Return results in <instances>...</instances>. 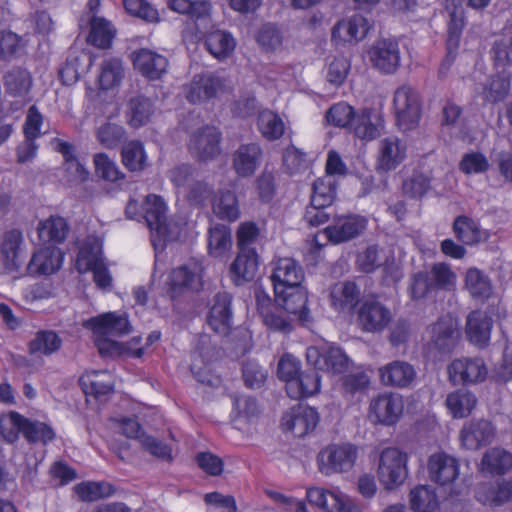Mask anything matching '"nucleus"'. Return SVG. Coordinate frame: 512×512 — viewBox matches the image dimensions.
Returning a JSON list of instances; mask_svg holds the SVG:
<instances>
[{"instance_id": "f257e3e1", "label": "nucleus", "mask_w": 512, "mask_h": 512, "mask_svg": "<svg viewBox=\"0 0 512 512\" xmlns=\"http://www.w3.org/2000/svg\"><path fill=\"white\" fill-rule=\"evenodd\" d=\"M83 326L92 331L95 345L104 357L140 358L144 354V348L139 347L141 337H133L127 343L114 339L131 331L130 323L124 313H103L85 321Z\"/></svg>"}, {"instance_id": "f03ea898", "label": "nucleus", "mask_w": 512, "mask_h": 512, "mask_svg": "<svg viewBox=\"0 0 512 512\" xmlns=\"http://www.w3.org/2000/svg\"><path fill=\"white\" fill-rule=\"evenodd\" d=\"M260 238V229L256 223L246 221L239 225L236 232L238 253L229 267V276L236 286L253 281L259 268V255L256 244Z\"/></svg>"}, {"instance_id": "7ed1b4c3", "label": "nucleus", "mask_w": 512, "mask_h": 512, "mask_svg": "<svg viewBox=\"0 0 512 512\" xmlns=\"http://www.w3.org/2000/svg\"><path fill=\"white\" fill-rule=\"evenodd\" d=\"M326 120L333 126L352 129L360 139L373 140L380 134L378 114L368 108L356 113L346 102L332 105L326 112Z\"/></svg>"}, {"instance_id": "20e7f679", "label": "nucleus", "mask_w": 512, "mask_h": 512, "mask_svg": "<svg viewBox=\"0 0 512 512\" xmlns=\"http://www.w3.org/2000/svg\"><path fill=\"white\" fill-rule=\"evenodd\" d=\"M141 209V217L151 231V241L154 246L177 240L181 228L178 229L176 225L168 221L167 206L160 196L148 195Z\"/></svg>"}, {"instance_id": "39448f33", "label": "nucleus", "mask_w": 512, "mask_h": 512, "mask_svg": "<svg viewBox=\"0 0 512 512\" xmlns=\"http://www.w3.org/2000/svg\"><path fill=\"white\" fill-rule=\"evenodd\" d=\"M409 455L397 448L387 447L379 455L377 476L384 489L392 491L402 486L409 475Z\"/></svg>"}, {"instance_id": "423d86ee", "label": "nucleus", "mask_w": 512, "mask_h": 512, "mask_svg": "<svg viewBox=\"0 0 512 512\" xmlns=\"http://www.w3.org/2000/svg\"><path fill=\"white\" fill-rule=\"evenodd\" d=\"M358 458V448L351 443H332L316 457L318 471L324 476L349 472Z\"/></svg>"}, {"instance_id": "0eeeda50", "label": "nucleus", "mask_w": 512, "mask_h": 512, "mask_svg": "<svg viewBox=\"0 0 512 512\" xmlns=\"http://www.w3.org/2000/svg\"><path fill=\"white\" fill-rule=\"evenodd\" d=\"M307 501L323 512H362L361 505L339 486H312L306 489Z\"/></svg>"}, {"instance_id": "6e6552de", "label": "nucleus", "mask_w": 512, "mask_h": 512, "mask_svg": "<svg viewBox=\"0 0 512 512\" xmlns=\"http://www.w3.org/2000/svg\"><path fill=\"white\" fill-rule=\"evenodd\" d=\"M403 413V397L398 393L383 392L370 400L367 418L373 425L392 427L400 421Z\"/></svg>"}, {"instance_id": "1a4fd4ad", "label": "nucleus", "mask_w": 512, "mask_h": 512, "mask_svg": "<svg viewBox=\"0 0 512 512\" xmlns=\"http://www.w3.org/2000/svg\"><path fill=\"white\" fill-rule=\"evenodd\" d=\"M393 106L398 127L403 131L415 128L421 118V99L418 91L409 84L399 86L394 92Z\"/></svg>"}, {"instance_id": "9d476101", "label": "nucleus", "mask_w": 512, "mask_h": 512, "mask_svg": "<svg viewBox=\"0 0 512 512\" xmlns=\"http://www.w3.org/2000/svg\"><path fill=\"white\" fill-rule=\"evenodd\" d=\"M111 427L127 438L137 439L141 446L151 455L169 460L171 458V448L162 443L155 437L142 432L139 423L131 418H114L111 420Z\"/></svg>"}, {"instance_id": "9b49d317", "label": "nucleus", "mask_w": 512, "mask_h": 512, "mask_svg": "<svg viewBox=\"0 0 512 512\" xmlns=\"http://www.w3.org/2000/svg\"><path fill=\"white\" fill-rule=\"evenodd\" d=\"M306 358L307 362L317 370L326 371L331 374H342L350 366L349 358L343 350L331 344L307 348Z\"/></svg>"}, {"instance_id": "f8f14e48", "label": "nucleus", "mask_w": 512, "mask_h": 512, "mask_svg": "<svg viewBox=\"0 0 512 512\" xmlns=\"http://www.w3.org/2000/svg\"><path fill=\"white\" fill-rule=\"evenodd\" d=\"M447 373L454 385H475L485 381L488 368L480 357H460L448 365Z\"/></svg>"}, {"instance_id": "ddd939ff", "label": "nucleus", "mask_w": 512, "mask_h": 512, "mask_svg": "<svg viewBox=\"0 0 512 512\" xmlns=\"http://www.w3.org/2000/svg\"><path fill=\"white\" fill-rule=\"evenodd\" d=\"M367 225L368 220L365 216L359 214L340 215L334 218L333 224L324 229V233L331 243L341 244L362 235Z\"/></svg>"}, {"instance_id": "4468645a", "label": "nucleus", "mask_w": 512, "mask_h": 512, "mask_svg": "<svg viewBox=\"0 0 512 512\" xmlns=\"http://www.w3.org/2000/svg\"><path fill=\"white\" fill-rule=\"evenodd\" d=\"M426 469L431 482L441 487H448L458 478L460 465L453 455L436 451L428 457Z\"/></svg>"}, {"instance_id": "2eb2a0df", "label": "nucleus", "mask_w": 512, "mask_h": 512, "mask_svg": "<svg viewBox=\"0 0 512 512\" xmlns=\"http://www.w3.org/2000/svg\"><path fill=\"white\" fill-rule=\"evenodd\" d=\"M319 419L316 409L298 404L283 415L281 426L286 432H290L296 437H303L315 430Z\"/></svg>"}, {"instance_id": "dca6fc26", "label": "nucleus", "mask_w": 512, "mask_h": 512, "mask_svg": "<svg viewBox=\"0 0 512 512\" xmlns=\"http://www.w3.org/2000/svg\"><path fill=\"white\" fill-rule=\"evenodd\" d=\"M369 58L380 72L393 74L399 68L401 61L398 41L392 38L377 40L369 50Z\"/></svg>"}, {"instance_id": "f3484780", "label": "nucleus", "mask_w": 512, "mask_h": 512, "mask_svg": "<svg viewBox=\"0 0 512 512\" xmlns=\"http://www.w3.org/2000/svg\"><path fill=\"white\" fill-rule=\"evenodd\" d=\"M220 141L221 133L215 127L205 126L191 135L188 149L196 159L207 161L219 155Z\"/></svg>"}, {"instance_id": "a211bd4d", "label": "nucleus", "mask_w": 512, "mask_h": 512, "mask_svg": "<svg viewBox=\"0 0 512 512\" xmlns=\"http://www.w3.org/2000/svg\"><path fill=\"white\" fill-rule=\"evenodd\" d=\"M263 160V149L259 142L240 144L232 154V168L240 178L255 174Z\"/></svg>"}, {"instance_id": "6ab92c4d", "label": "nucleus", "mask_w": 512, "mask_h": 512, "mask_svg": "<svg viewBox=\"0 0 512 512\" xmlns=\"http://www.w3.org/2000/svg\"><path fill=\"white\" fill-rule=\"evenodd\" d=\"M64 253L54 245H47L35 251L27 265L31 276H48L56 273L62 266Z\"/></svg>"}, {"instance_id": "aec40b11", "label": "nucleus", "mask_w": 512, "mask_h": 512, "mask_svg": "<svg viewBox=\"0 0 512 512\" xmlns=\"http://www.w3.org/2000/svg\"><path fill=\"white\" fill-rule=\"evenodd\" d=\"M465 27V16L462 8L454 7L449 13V22L447 27V39H446V56L442 61L439 73H446L457 56V50L459 48L462 31Z\"/></svg>"}, {"instance_id": "412c9836", "label": "nucleus", "mask_w": 512, "mask_h": 512, "mask_svg": "<svg viewBox=\"0 0 512 512\" xmlns=\"http://www.w3.org/2000/svg\"><path fill=\"white\" fill-rule=\"evenodd\" d=\"M406 144L398 137L384 138L379 143L376 170L387 173L395 170L406 158Z\"/></svg>"}, {"instance_id": "4be33fe9", "label": "nucleus", "mask_w": 512, "mask_h": 512, "mask_svg": "<svg viewBox=\"0 0 512 512\" xmlns=\"http://www.w3.org/2000/svg\"><path fill=\"white\" fill-rule=\"evenodd\" d=\"M134 68L149 80L160 79L167 71L168 59L150 49L142 48L132 53Z\"/></svg>"}, {"instance_id": "5701e85b", "label": "nucleus", "mask_w": 512, "mask_h": 512, "mask_svg": "<svg viewBox=\"0 0 512 512\" xmlns=\"http://www.w3.org/2000/svg\"><path fill=\"white\" fill-rule=\"evenodd\" d=\"M494 427L487 420L466 422L460 431V442L467 450H477L488 445L494 438Z\"/></svg>"}, {"instance_id": "b1692460", "label": "nucleus", "mask_w": 512, "mask_h": 512, "mask_svg": "<svg viewBox=\"0 0 512 512\" xmlns=\"http://www.w3.org/2000/svg\"><path fill=\"white\" fill-rule=\"evenodd\" d=\"M222 88L223 80L216 74H196L189 85L186 98L190 103H201L215 97Z\"/></svg>"}, {"instance_id": "393cba45", "label": "nucleus", "mask_w": 512, "mask_h": 512, "mask_svg": "<svg viewBox=\"0 0 512 512\" xmlns=\"http://www.w3.org/2000/svg\"><path fill=\"white\" fill-rule=\"evenodd\" d=\"M358 318L365 331L377 332L383 330L388 325L392 315L381 303L369 300L361 306Z\"/></svg>"}, {"instance_id": "a878e982", "label": "nucleus", "mask_w": 512, "mask_h": 512, "mask_svg": "<svg viewBox=\"0 0 512 512\" xmlns=\"http://www.w3.org/2000/svg\"><path fill=\"white\" fill-rule=\"evenodd\" d=\"M274 288H300L304 279V271L300 264L291 258L278 260L270 276Z\"/></svg>"}, {"instance_id": "bb28decb", "label": "nucleus", "mask_w": 512, "mask_h": 512, "mask_svg": "<svg viewBox=\"0 0 512 512\" xmlns=\"http://www.w3.org/2000/svg\"><path fill=\"white\" fill-rule=\"evenodd\" d=\"M492 319L485 311H473L467 317L466 336L475 346L483 348L491 338Z\"/></svg>"}, {"instance_id": "cd10ccee", "label": "nucleus", "mask_w": 512, "mask_h": 512, "mask_svg": "<svg viewBox=\"0 0 512 512\" xmlns=\"http://www.w3.org/2000/svg\"><path fill=\"white\" fill-rule=\"evenodd\" d=\"M380 379L384 385L405 388L416 377L415 368L406 361H393L379 369Z\"/></svg>"}, {"instance_id": "c85d7f7f", "label": "nucleus", "mask_w": 512, "mask_h": 512, "mask_svg": "<svg viewBox=\"0 0 512 512\" xmlns=\"http://www.w3.org/2000/svg\"><path fill=\"white\" fill-rule=\"evenodd\" d=\"M80 385L87 396L101 399L114 388V377L107 370L87 371L80 377Z\"/></svg>"}, {"instance_id": "c756f323", "label": "nucleus", "mask_w": 512, "mask_h": 512, "mask_svg": "<svg viewBox=\"0 0 512 512\" xmlns=\"http://www.w3.org/2000/svg\"><path fill=\"white\" fill-rule=\"evenodd\" d=\"M203 271V266L198 262L173 269L169 275V288H203Z\"/></svg>"}, {"instance_id": "7c9ffc66", "label": "nucleus", "mask_w": 512, "mask_h": 512, "mask_svg": "<svg viewBox=\"0 0 512 512\" xmlns=\"http://www.w3.org/2000/svg\"><path fill=\"white\" fill-rule=\"evenodd\" d=\"M476 498L485 506H501L512 499V481L482 483L477 487Z\"/></svg>"}, {"instance_id": "2f4dec72", "label": "nucleus", "mask_w": 512, "mask_h": 512, "mask_svg": "<svg viewBox=\"0 0 512 512\" xmlns=\"http://www.w3.org/2000/svg\"><path fill=\"white\" fill-rule=\"evenodd\" d=\"M370 29L365 17L355 14L347 20L339 21L332 29V38L345 42L359 41L366 37Z\"/></svg>"}, {"instance_id": "473e14b6", "label": "nucleus", "mask_w": 512, "mask_h": 512, "mask_svg": "<svg viewBox=\"0 0 512 512\" xmlns=\"http://www.w3.org/2000/svg\"><path fill=\"white\" fill-rule=\"evenodd\" d=\"M230 295L223 291L219 292L214 299L210 309L208 323L211 328L220 334H227L231 324Z\"/></svg>"}, {"instance_id": "72a5a7b5", "label": "nucleus", "mask_w": 512, "mask_h": 512, "mask_svg": "<svg viewBox=\"0 0 512 512\" xmlns=\"http://www.w3.org/2000/svg\"><path fill=\"white\" fill-rule=\"evenodd\" d=\"M456 279L450 265L444 262L435 263L430 271H421L415 275V283L425 284V288L454 286Z\"/></svg>"}, {"instance_id": "f704fd0d", "label": "nucleus", "mask_w": 512, "mask_h": 512, "mask_svg": "<svg viewBox=\"0 0 512 512\" xmlns=\"http://www.w3.org/2000/svg\"><path fill=\"white\" fill-rule=\"evenodd\" d=\"M320 390L321 378L314 370L300 372L286 387L287 394L293 399L309 398Z\"/></svg>"}, {"instance_id": "c9c22d12", "label": "nucleus", "mask_w": 512, "mask_h": 512, "mask_svg": "<svg viewBox=\"0 0 512 512\" xmlns=\"http://www.w3.org/2000/svg\"><path fill=\"white\" fill-rule=\"evenodd\" d=\"M275 305L281 306L290 314L298 315L301 321L308 320L305 290H273Z\"/></svg>"}, {"instance_id": "e433bc0d", "label": "nucleus", "mask_w": 512, "mask_h": 512, "mask_svg": "<svg viewBox=\"0 0 512 512\" xmlns=\"http://www.w3.org/2000/svg\"><path fill=\"white\" fill-rule=\"evenodd\" d=\"M62 346L59 335L52 330H40L28 342L27 350L32 356H51Z\"/></svg>"}, {"instance_id": "4c0bfd02", "label": "nucleus", "mask_w": 512, "mask_h": 512, "mask_svg": "<svg viewBox=\"0 0 512 512\" xmlns=\"http://www.w3.org/2000/svg\"><path fill=\"white\" fill-rule=\"evenodd\" d=\"M447 410L453 418L468 417L477 404L476 396L465 389H458L449 393L445 401Z\"/></svg>"}, {"instance_id": "58836bf2", "label": "nucleus", "mask_w": 512, "mask_h": 512, "mask_svg": "<svg viewBox=\"0 0 512 512\" xmlns=\"http://www.w3.org/2000/svg\"><path fill=\"white\" fill-rule=\"evenodd\" d=\"M256 125L261 136L270 142L279 140L286 130L285 123L279 114L270 109L259 111Z\"/></svg>"}, {"instance_id": "ea45409f", "label": "nucleus", "mask_w": 512, "mask_h": 512, "mask_svg": "<svg viewBox=\"0 0 512 512\" xmlns=\"http://www.w3.org/2000/svg\"><path fill=\"white\" fill-rule=\"evenodd\" d=\"M22 242V233L17 229L9 230L4 234L0 252L6 269L17 270L20 267V252Z\"/></svg>"}, {"instance_id": "a19ab883", "label": "nucleus", "mask_w": 512, "mask_h": 512, "mask_svg": "<svg viewBox=\"0 0 512 512\" xmlns=\"http://www.w3.org/2000/svg\"><path fill=\"white\" fill-rule=\"evenodd\" d=\"M213 213L221 220L234 222L240 217L239 201L231 190H220L212 203Z\"/></svg>"}, {"instance_id": "79ce46f5", "label": "nucleus", "mask_w": 512, "mask_h": 512, "mask_svg": "<svg viewBox=\"0 0 512 512\" xmlns=\"http://www.w3.org/2000/svg\"><path fill=\"white\" fill-rule=\"evenodd\" d=\"M512 468V455L500 448L487 451L480 463V471L487 475L505 474Z\"/></svg>"}, {"instance_id": "37998d69", "label": "nucleus", "mask_w": 512, "mask_h": 512, "mask_svg": "<svg viewBox=\"0 0 512 512\" xmlns=\"http://www.w3.org/2000/svg\"><path fill=\"white\" fill-rule=\"evenodd\" d=\"M452 231L455 238L463 245L473 246L482 239L480 225L466 215H459L454 219Z\"/></svg>"}, {"instance_id": "c03bdc74", "label": "nucleus", "mask_w": 512, "mask_h": 512, "mask_svg": "<svg viewBox=\"0 0 512 512\" xmlns=\"http://www.w3.org/2000/svg\"><path fill=\"white\" fill-rule=\"evenodd\" d=\"M409 504L414 512H436L439 501L435 489L429 485H417L409 493Z\"/></svg>"}, {"instance_id": "a18cd8bd", "label": "nucleus", "mask_w": 512, "mask_h": 512, "mask_svg": "<svg viewBox=\"0 0 512 512\" xmlns=\"http://www.w3.org/2000/svg\"><path fill=\"white\" fill-rule=\"evenodd\" d=\"M510 85V76L496 73L483 84L480 95L485 102L496 104L506 99L510 92Z\"/></svg>"}, {"instance_id": "49530a36", "label": "nucleus", "mask_w": 512, "mask_h": 512, "mask_svg": "<svg viewBox=\"0 0 512 512\" xmlns=\"http://www.w3.org/2000/svg\"><path fill=\"white\" fill-rule=\"evenodd\" d=\"M232 247L231 229L225 224H215L208 231V250L213 257H222Z\"/></svg>"}, {"instance_id": "de8ad7c7", "label": "nucleus", "mask_w": 512, "mask_h": 512, "mask_svg": "<svg viewBox=\"0 0 512 512\" xmlns=\"http://www.w3.org/2000/svg\"><path fill=\"white\" fill-rule=\"evenodd\" d=\"M236 41L231 33L222 30L210 32L205 38V47L217 59L228 57L235 49Z\"/></svg>"}, {"instance_id": "09e8293b", "label": "nucleus", "mask_w": 512, "mask_h": 512, "mask_svg": "<svg viewBox=\"0 0 512 512\" xmlns=\"http://www.w3.org/2000/svg\"><path fill=\"white\" fill-rule=\"evenodd\" d=\"M154 113V103L150 98L138 95L130 99L128 105V123L134 128L146 125Z\"/></svg>"}, {"instance_id": "8fccbe9b", "label": "nucleus", "mask_w": 512, "mask_h": 512, "mask_svg": "<svg viewBox=\"0 0 512 512\" xmlns=\"http://www.w3.org/2000/svg\"><path fill=\"white\" fill-rule=\"evenodd\" d=\"M39 239L44 243H61L68 233L66 220L60 216H51L38 225Z\"/></svg>"}, {"instance_id": "3c124183", "label": "nucleus", "mask_w": 512, "mask_h": 512, "mask_svg": "<svg viewBox=\"0 0 512 512\" xmlns=\"http://www.w3.org/2000/svg\"><path fill=\"white\" fill-rule=\"evenodd\" d=\"M122 163L131 172L142 171L148 165L144 145L139 140L125 143L121 150Z\"/></svg>"}, {"instance_id": "603ef678", "label": "nucleus", "mask_w": 512, "mask_h": 512, "mask_svg": "<svg viewBox=\"0 0 512 512\" xmlns=\"http://www.w3.org/2000/svg\"><path fill=\"white\" fill-rule=\"evenodd\" d=\"M89 24L88 42L99 48L109 47L115 34L111 23L103 17L90 16Z\"/></svg>"}, {"instance_id": "864d4df0", "label": "nucleus", "mask_w": 512, "mask_h": 512, "mask_svg": "<svg viewBox=\"0 0 512 512\" xmlns=\"http://www.w3.org/2000/svg\"><path fill=\"white\" fill-rule=\"evenodd\" d=\"M458 320L452 315H447L431 328L435 345L440 349H446L453 344L458 335Z\"/></svg>"}, {"instance_id": "5fc2aeb1", "label": "nucleus", "mask_w": 512, "mask_h": 512, "mask_svg": "<svg viewBox=\"0 0 512 512\" xmlns=\"http://www.w3.org/2000/svg\"><path fill=\"white\" fill-rule=\"evenodd\" d=\"M432 175L430 172L414 170L402 184L403 194L411 199H421L431 189Z\"/></svg>"}, {"instance_id": "6e6d98bb", "label": "nucleus", "mask_w": 512, "mask_h": 512, "mask_svg": "<svg viewBox=\"0 0 512 512\" xmlns=\"http://www.w3.org/2000/svg\"><path fill=\"white\" fill-rule=\"evenodd\" d=\"M124 75L122 61L119 58L104 59L100 65L98 76L99 87L102 90H109L120 84Z\"/></svg>"}, {"instance_id": "4d7b16f0", "label": "nucleus", "mask_w": 512, "mask_h": 512, "mask_svg": "<svg viewBox=\"0 0 512 512\" xmlns=\"http://www.w3.org/2000/svg\"><path fill=\"white\" fill-rule=\"evenodd\" d=\"M258 408L254 399L248 396L236 397L231 412L232 422L237 429H243L256 416Z\"/></svg>"}, {"instance_id": "13d9d810", "label": "nucleus", "mask_w": 512, "mask_h": 512, "mask_svg": "<svg viewBox=\"0 0 512 512\" xmlns=\"http://www.w3.org/2000/svg\"><path fill=\"white\" fill-rule=\"evenodd\" d=\"M32 79L26 69L13 68L4 77L7 92L14 97L24 96L30 90Z\"/></svg>"}, {"instance_id": "bf43d9fd", "label": "nucleus", "mask_w": 512, "mask_h": 512, "mask_svg": "<svg viewBox=\"0 0 512 512\" xmlns=\"http://www.w3.org/2000/svg\"><path fill=\"white\" fill-rule=\"evenodd\" d=\"M52 144L55 151L63 156L67 170L74 171L80 180H84L88 172L77 159L75 146L59 138H54Z\"/></svg>"}, {"instance_id": "052dcab7", "label": "nucleus", "mask_w": 512, "mask_h": 512, "mask_svg": "<svg viewBox=\"0 0 512 512\" xmlns=\"http://www.w3.org/2000/svg\"><path fill=\"white\" fill-rule=\"evenodd\" d=\"M25 418L17 412L11 411L0 416V437L9 442H15L19 433H24Z\"/></svg>"}, {"instance_id": "680f3d73", "label": "nucleus", "mask_w": 512, "mask_h": 512, "mask_svg": "<svg viewBox=\"0 0 512 512\" xmlns=\"http://www.w3.org/2000/svg\"><path fill=\"white\" fill-rule=\"evenodd\" d=\"M336 197V186L330 178H318L312 187L310 203L318 207H330Z\"/></svg>"}, {"instance_id": "e2e57ef3", "label": "nucleus", "mask_w": 512, "mask_h": 512, "mask_svg": "<svg viewBox=\"0 0 512 512\" xmlns=\"http://www.w3.org/2000/svg\"><path fill=\"white\" fill-rule=\"evenodd\" d=\"M256 298L258 302V307L263 315L264 323L270 329L282 332H289L291 330L290 323L287 322L284 318L265 310L266 307H268L269 305H275L272 303L270 297L266 295L265 290H258Z\"/></svg>"}, {"instance_id": "0e129e2a", "label": "nucleus", "mask_w": 512, "mask_h": 512, "mask_svg": "<svg viewBox=\"0 0 512 512\" xmlns=\"http://www.w3.org/2000/svg\"><path fill=\"white\" fill-rule=\"evenodd\" d=\"M74 490L83 501H96L113 493L112 486L107 482H83L76 485Z\"/></svg>"}, {"instance_id": "69168bd1", "label": "nucleus", "mask_w": 512, "mask_h": 512, "mask_svg": "<svg viewBox=\"0 0 512 512\" xmlns=\"http://www.w3.org/2000/svg\"><path fill=\"white\" fill-rule=\"evenodd\" d=\"M94 165L96 174L106 181L117 182L125 178V174L105 153H98L94 156Z\"/></svg>"}, {"instance_id": "338daca9", "label": "nucleus", "mask_w": 512, "mask_h": 512, "mask_svg": "<svg viewBox=\"0 0 512 512\" xmlns=\"http://www.w3.org/2000/svg\"><path fill=\"white\" fill-rule=\"evenodd\" d=\"M125 137V130L122 126L114 123H105L97 130V140L105 148L113 149Z\"/></svg>"}, {"instance_id": "774afa93", "label": "nucleus", "mask_w": 512, "mask_h": 512, "mask_svg": "<svg viewBox=\"0 0 512 512\" xmlns=\"http://www.w3.org/2000/svg\"><path fill=\"white\" fill-rule=\"evenodd\" d=\"M491 55L496 67H506L512 64V36L495 40Z\"/></svg>"}]
</instances>
